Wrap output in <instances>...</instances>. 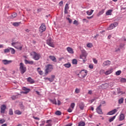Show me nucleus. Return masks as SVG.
Listing matches in <instances>:
<instances>
[{
	"mask_svg": "<svg viewBox=\"0 0 126 126\" xmlns=\"http://www.w3.org/2000/svg\"><path fill=\"white\" fill-rule=\"evenodd\" d=\"M112 72H113V69H110L109 70H108L107 71H105V72L104 73V74H105V75H109V74H111V73H112Z\"/></svg>",
	"mask_w": 126,
	"mask_h": 126,
	"instance_id": "nucleus-17",
	"label": "nucleus"
},
{
	"mask_svg": "<svg viewBox=\"0 0 126 126\" xmlns=\"http://www.w3.org/2000/svg\"><path fill=\"white\" fill-rule=\"evenodd\" d=\"M124 98L122 97L118 100V103L119 104H123L124 103Z\"/></svg>",
	"mask_w": 126,
	"mask_h": 126,
	"instance_id": "nucleus-31",
	"label": "nucleus"
},
{
	"mask_svg": "<svg viewBox=\"0 0 126 126\" xmlns=\"http://www.w3.org/2000/svg\"><path fill=\"white\" fill-rule=\"evenodd\" d=\"M117 112H118V109H115L110 111L109 112H108L107 115L112 116V115H115V114Z\"/></svg>",
	"mask_w": 126,
	"mask_h": 126,
	"instance_id": "nucleus-13",
	"label": "nucleus"
},
{
	"mask_svg": "<svg viewBox=\"0 0 126 126\" xmlns=\"http://www.w3.org/2000/svg\"><path fill=\"white\" fill-rule=\"evenodd\" d=\"M67 10H68L64 9V12L65 14H67V13H68V11Z\"/></svg>",
	"mask_w": 126,
	"mask_h": 126,
	"instance_id": "nucleus-58",
	"label": "nucleus"
},
{
	"mask_svg": "<svg viewBox=\"0 0 126 126\" xmlns=\"http://www.w3.org/2000/svg\"><path fill=\"white\" fill-rule=\"evenodd\" d=\"M64 66H65V67H67V68H69V67L71 66V64L70 63H67L64 64Z\"/></svg>",
	"mask_w": 126,
	"mask_h": 126,
	"instance_id": "nucleus-29",
	"label": "nucleus"
},
{
	"mask_svg": "<svg viewBox=\"0 0 126 126\" xmlns=\"http://www.w3.org/2000/svg\"><path fill=\"white\" fill-rule=\"evenodd\" d=\"M78 126H85V123L84 122H80Z\"/></svg>",
	"mask_w": 126,
	"mask_h": 126,
	"instance_id": "nucleus-37",
	"label": "nucleus"
},
{
	"mask_svg": "<svg viewBox=\"0 0 126 126\" xmlns=\"http://www.w3.org/2000/svg\"><path fill=\"white\" fill-rule=\"evenodd\" d=\"M89 67V68H91V69H93L94 67L93 66V64H90Z\"/></svg>",
	"mask_w": 126,
	"mask_h": 126,
	"instance_id": "nucleus-50",
	"label": "nucleus"
},
{
	"mask_svg": "<svg viewBox=\"0 0 126 126\" xmlns=\"http://www.w3.org/2000/svg\"><path fill=\"white\" fill-rule=\"evenodd\" d=\"M119 25V24L117 22H115L114 23L111 24L109 28H108V30H112V29H114V28L117 27Z\"/></svg>",
	"mask_w": 126,
	"mask_h": 126,
	"instance_id": "nucleus-6",
	"label": "nucleus"
},
{
	"mask_svg": "<svg viewBox=\"0 0 126 126\" xmlns=\"http://www.w3.org/2000/svg\"><path fill=\"white\" fill-rule=\"evenodd\" d=\"M9 115H10V116H12V115H13V111H12V109H9Z\"/></svg>",
	"mask_w": 126,
	"mask_h": 126,
	"instance_id": "nucleus-35",
	"label": "nucleus"
},
{
	"mask_svg": "<svg viewBox=\"0 0 126 126\" xmlns=\"http://www.w3.org/2000/svg\"><path fill=\"white\" fill-rule=\"evenodd\" d=\"M27 68L25 65L22 63H20V71H21V73L23 74L24 73L26 72Z\"/></svg>",
	"mask_w": 126,
	"mask_h": 126,
	"instance_id": "nucleus-3",
	"label": "nucleus"
},
{
	"mask_svg": "<svg viewBox=\"0 0 126 126\" xmlns=\"http://www.w3.org/2000/svg\"><path fill=\"white\" fill-rule=\"evenodd\" d=\"M31 56H32V58L35 61H39L41 58V55L39 53H37L33 51L31 53Z\"/></svg>",
	"mask_w": 126,
	"mask_h": 126,
	"instance_id": "nucleus-2",
	"label": "nucleus"
},
{
	"mask_svg": "<svg viewBox=\"0 0 126 126\" xmlns=\"http://www.w3.org/2000/svg\"><path fill=\"white\" fill-rule=\"evenodd\" d=\"M46 123L48 124L46 126H52V120H47Z\"/></svg>",
	"mask_w": 126,
	"mask_h": 126,
	"instance_id": "nucleus-25",
	"label": "nucleus"
},
{
	"mask_svg": "<svg viewBox=\"0 0 126 126\" xmlns=\"http://www.w3.org/2000/svg\"><path fill=\"white\" fill-rule=\"evenodd\" d=\"M94 10H91V11H87L86 13L88 15H92V13H93Z\"/></svg>",
	"mask_w": 126,
	"mask_h": 126,
	"instance_id": "nucleus-30",
	"label": "nucleus"
},
{
	"mask_svg": "<svg viewBox=\"0 0 126 126\" xmlns=\"http://www.w3.org/2000/svg\"><path fill=\"white\" fill-rule=\"evenodd\" d=\"M86 75H87V70H82L79 73V77H80V78H84Z\"/></svg>",
	"mask_w": 126,
	"mask_h": 126,
	"instance_id": "nucleus-4",
	"label": "nucleus"
},
{
	"mask_svg": "<svg viewBox=\"0 0 126 126\" xmlns=\"http://www.w3.org/2000/svg\"><path fill=\"white\" fill-rule=\"evenodd\" d=\"M49 58L53 63H57V58L55 56L50 55L49 56Z\"/></svg>",
	"mask_w": 126,
	"mask_h": 126,
	"instance_id": "nucleus-16",
	"label": "nucleus"
},
{
	"mask_svg": "<svg viewBox=\"0 0 126 126\" xmlns=\"http://www.w3.org/2000/svg\"><path fill=\"white\" fill-rule=\"evenodd\" d=\"M17 45H20V43L13 42L11 43V45L13 46V47H15V48H16V49H18V50H20V51H21V50H22V46L18 47V46H17Z\"/></svg>",
	"mask_w": 126,
	"mask_h": 126,
	"instance_id": "nucleus-5",
	"label": "nucleus"
},
{
	"mask_svg": "<svg viewBox=\"0 0 126 126\" xmlns=\"http://www.w3.org/2000/svg\"><path fill=\"white\" fill-rule=\"evenodd\" d=\"M73 24H75V25H77L78 24V22L76 20L74 21Z\"/></svg>",
	"mask_w": 126,
	"mask_h": 126,
	"instance_id": "nucleus-53",
	"label": "nucleus"
},
{
	"mask_svg": "<svg viewBox=\"0 0 126 126\" xmlns=\"http://www.w3.org/2000/svg\"><path fill=\"white\" fill-rule=\"evenodd\" d=\"M64 9H67V10L69 9V7L68 6V4L66 3L65 4Z\"/></svg>",
	"mask_w": 126,
	"mask_h": 126,
	"instance_id": "nucleus-46",
	"label": "nucleus"
},
{
	"mask_svg": "<svg viewBox=\"0 0 126 126\" xmlns=\"http://www.w3.org/2000/svg\"><path fill=\"white\" fill-rule=\"evenodd\" d=\"M121 73H122V71L119 70V71H117L116 72V75H120L121 74Z\"/></svg>",
	"mask_w": 126,
	"mask_h": 126,
	"instance_id": "nucleus-43",
	"label": "nucleus"
},
{
	"mask_svg": "<svg viewBox=\"0 0 126 126\" xmlns=\"http://www.w3.org/2000/svg\"><path fill=\"white\" fill-rule=\"evenodd\" d=\"M110 64H111V61L107 60L103 62L102 64V66H103V67H105V66H109Z\"/></svg>",
	"mask_w": 126,
	"mask_h": 126,
	"instance_id": "nucleus-10",
	"label": "nucleus"
},
{
	"mask_svg": "<svg viewBox=\"0 0 126 126\" xmlns=\"http://www.w3.org/2000/svg\"><path fill=\"white\" fill-rule=\"evenodd\" d=\"M40 32H43L46 31V26L44 23L42 24L39 28Z\"/></svg>",
	"mask_w": 126,
	"mask_h": 126,
	"instance_id": "nucleus-9",
	"label": "nucleus"
},
{
	"mask_svg": "<svg viewBox=\"0 0 126 126\" xmlns=\"http://www.w3.org/2000/svg\"><path fill=\"white\" fill-rule=\"evenodd\" d=\"M51 102H52L53 104H54L55 105H57V101L56 100V99L51 100Z\"/></svg>",
	"mask_w": 126,
	"mask_h": 126,
	"instance_id": "nucleus-44",
	"label": "nucleus"
},
{
	"mask_svg": "<svg viewBox=\"0 0 126 126\" xmlns=\"http://www.w3.org/2000/svg\"><path fill=\"white\" fill-rule=\"evenodd\" d=\"M10 51H11L12 55H14V54H15V50L14 49L10 48Z\"/></svg>",
	"mask_w": 126,
	"mask_h": 126,
	"instance_id": "nucleus-32",
	"label": "nucleus"
},
{
	"mask_svg": "<svg viewBox=\"0 0 126 126\" xmlns=\"http://www.w3.org/2000/svg\"><path fill=\"white\" fill-rule=\"evenodd\" d=\"M92 93H93L92 91H91V90L89 91L88 94H89L90 95H92Z\"/></svg>",
	"mask_w": 126,
	"mask_h": 126,
	"instance_id": "nucleus-60",
	"label": "nucleus"
},
{
	"mask_svg": "<svg viewBox=\"0 0 126 126\" xmlns=\"http://www.w3.org/2000/svg\"><path fill=\"white\" fill-rule=\"evenodd\" d=\"M47 45L50 46V47H52V48L55 47V45H54V43H53V42H52V38H49L47 40Z\"/></svg>",
	"mask_w": 126,
	"mask_h": 126,
	"instance_id": "nucleus-8",
	"label": "nucleus"
},
{
	"mask_svg": "<svg viewBox=\"0 0 126 126\" xmlns=\"http://www.w3.org/2000/svg\"><path fill=\"white\" fill-rule=\"evenodd\" d=\"M67 20L68 21L69 23H71L72 22V20L69 18H67Z\"/></svg>",
	"mask_w": 126,
	"mask_h": 126,
	"instance_id": "nucleus-49",
	"label": "nucleus"
},
{
	"mask_svg": "<svg viewBox=\"0 0 126 126\" xmlns=\"http://www.w3.org/2000/svg\"><path fill=\"white\" fill-rule=\"evenodd\" d=\"M55 115H57V116H61V115H62V112L60 111H57L55 112Z\"/></svg>",
	"mask_w": 126,
	"mask_h": 126,
	"instance_id": "nucleus-34",
	"label": "nucleus"
},
{
	"mask_svg": "<svg viewBox=\"0 0 126 126\" xmlns=\"http://www.w3.org/2000/svg\"><path fill=\"white\" fill-rule=\"evenodd\" d=\"M73 64H77V60L76 59H73L72 60Z\"/></svg>",
	"mask_w": 126,
	"mask_h": 126,
	"instance_id": "nucleus-36",
	"label": "nucleus"
},
{
	"mask_svg": "<svg viewBox=\"0 0 126 126\" xmlns=\"http://www.w3.org/2000/svg\"><path fill=\"white\" fill-rule=\"evenodd\" d=\"M40 69H41V68L38 67L37 69V72L40 75H43V71L40 70Z\"/></svg>",
	"mask_w": 126,
	"mask_h": 126,
	"instance_id": "nucleus-26",
	"label": "nucleus"
},
{
	"mask_svg": "<svg viewBox=\"0 0 126 126\" xmlns=\"http://www.w3.org/2000/svg\"><path fill=\"white\" fill-rule=\"evenodd\" d=\"M68 112L69 113H71V112H72V109H71V108H69V109H68Z\"/></svg>",
	"mask_w": 126,
	"mask_h": 126,
	"instance_id": "nucleus-61",
	"label": "nucleus"
},
{
	"mask_svg": "<svg viewBox=\"0 0 126 126\" xmlns=\"http://www.w3.org/2000/svg\"><path fill=\"white\" fill-rule=\"evenodd\" d=\"M54 69V66L53 64H47L45 66V74H48L49 72H51Z\"/></svg>",
	"mask_w": 126,
	"mask_h": 126,
	"instance_id": "nucleus-1",
	"label": "nucleus"
},
{
	"mask_svg": "<svg viewBox=\"0 0 126 126\" xmlns=\"http://www.w3.org/2000/svg\"><path fill=\"white\" fill-rule=\"evenodd\" d=\"M102 106V105H99V106L96 108V112L98 114H100V115H102L103 114V112H102V109H101V107Z\"/></svg>",
	"mask_w": 126,
	"mask_h": 126,
	"instance_id": "nucleus-11",
	"label": "nucleus"
},
{
	"mask_svg": "<svg viewBox=\"0 0 126 126\" xmlns=\"http://www.w3.org/2000/svg\"><path fill=\"white\" fill-rule=\"evenodd\" d=\"M5 110H6V105L3 104L0 106V113L1 114H4L5 113Z\"/></svg>",
	"mask_w": 126,
	"mask_h": 126,
	"instance_id": "nucleus-7",
	"label": "nucleus"
},
{
	"mask_svg": "<svg viewBox=\"0 0 126 126\" xmlns=\"http://www.w3.org/2000/svg\"><path fill=\"white\" fill-rule=\"evenodd\" d=\"M117 116H118V114H116L115 116H113V117L110 118L109 119V123H112V122H113V121H114V120L116 119V117H117Z\"/></svg>",
	"mask_w": 126,
	"mask_h": 126,
	"instance_id": "nucleus-27",
	"label": "nucleus"
},
{
	"mask_svg": "<svg viewBox=\"0 0 126 126\" xmlns=\"http://www.w3.org/2000/svg\"><path fill=\"white\" fill-rule=\"evenodd\" d=\"M9 52H10V48H9V49H8V48L5 49H4V53H9Z\"/></svg>",
	"mask_w": 126,
	"mask_h": 126,
	"instance_id": "nucleus-38",
	"label": "nucleus"
},
{
	"mask_svg": "<svg viewBox=\"0 0 126 126\" xmlns=\"http://www.w3.org/2000/svg\"><path fill=\"white\" fill-rule=\"evenodd\" d=\"M27 81L28 82H30V83H31V84H33V83H35V81L34 80H33L32 78H31V77H29L27 79Z\"/></svg>",
	"mask_w": 126,
	"mask_h": 126,
	"instance_id": "nucleus-18",
	"label": "nucleus"
},
{
	"mask_svg": "<svg viewBox=\"0 0 126 126\" xmlns=\"http://www.w3.org/2000/svg\"><path fill=\"white\" fill-rule=\"evenodd\" d=\"M104 13V10L100 11L97 14L98 16H100V15H102Z\"/></svg>",
	"mask_w": 126,
	"mask_h": 126,
	"instance_id": "nucleus-39",
	"label": "nucleus"
},
{
	"mask_svg": "<svg viewBox=\"0 0 126 126\" xmlns=\"http://www.w3.org/2000/svg\"><path fill=\"white\" fill-rule=\"evenodd\" d=\"M55 75H51V79H53V81H54V80L55 79Z\"/></svg>",
	"mask_w": 126,
	"mask_h": 126,
	"instance_id": "nucleus-55",
	"label": "nucleus"
},
{
	"mask_svg": "<svg viewBox=\"0 0 126 126\" xmlns=\"http://www.w3.org/2000/svg\"><path fill=\"white\" fill-rule=\"evenodd\" d=\"M79 106L80 109H81V110H83V109H84V103H83V102L80 103Z\"/></svg>",
	"mask_w": 126,
	"mask_h": 126,
	"instance_id": "nucleus-28",
	"label": "nucleus"
},
{
	"mask_svg": "<svg viewBox=\"0 0 126 126\" xmlns=\"http://www.w3.org/2000/svg\"><path fill=\"white\" fill-rule=\"evenodd\" d=\"M46 79H47V80H49L50 82H53V79H51L50 78H46Z\"/></svg>",
	"mask_w": 126,
	"mask_h": 126,
	"instance_id": "nucleus-52",
	"label": "nucleus"
},
{
	"mask_svg": "<svg viewBox=\"0 0 126 126\" xmlns=\"http://www.w3.org/2000/svg\"><path fill=\"white\" fill-rule=\"evenodd\" d=\"M93 60L94 63H95V64L98 63V61L96 59H93Z\"/></svg>",
	"mask_w": 126,
	"mask_h": 126,
	"instance_id": "nucleus-48",
	"label": "nucleus"
},
{
	"mask_svg": "<svg viewBox=\"0 0 126 126\" xmlns=\"http://www.w3.org/2000/svg\"><path fill=\"white\" fill-rule=\"evenodd\" d=\"M45 123V121H42L41 124H40V126H44Z\"/></svg>",
	"mask_w": 126,
	"mask_h": 126,
	"instance_id": "nucleus-56",
	"label": "nucleus"
},
{
	"mask_svg": "<svg viewBox=\"0 0 126 126\" xmlns=\"http://www.w3.org/2000/svg\"><path fill=\"white\" fill-rule=\"evenodd\" d=\"M23 90L25 92H23L24 94H28L30 92V89H28L26 87H23Z\"/></svg>",
	"mask_w": 126,
	"mask_h": 126,
	"instance_id": "nucleus-14",
	"label": "nucleus"
},
{
	"mask_svg": "<svg viewBox=\"0 0 126 126\" xmlns=\"http://www.w3.org/2000/svg\"><path fill=\"white\" fill-rule=\"evenodd\" d=\"M79 92H80V90L79 89L76 88L75 91V93H76V94H78Z\"/></svg>",
	"mask_w": 126,
	"mask_h": 126,
	"instance_id": "nucleus-40",
	"label": "nucleus"
},
{
	"mask_svg": "<svg viewBox=\"0 0 126 126\" xmlns=\"http://www.w3.org/2000/svg\"><path fill=\"white\" fill-rule=\"evenodd\" d=\"M87 18L88 19H91L93 18V16H92L91 17H87Z\"/></svg>",
	"mask_w": 126,
	"mask_h": 126,
	"instance_id": "nucleus-63",
	"label": "nucleus"
},
{
	"mask_svg": "<svg viewBox=\"0 0 126 126\" xmlns=\"http://www.w3.org/2000/svg\"><path fill=\"white\" fill-rule=\"evenodd\" d=\"M2 63H3V64L6 65V64H9V63H12V61L11 60H3L2 61Z\"/></svg>",
	"mask_w": 126,
	"mask_h": 126,
	"instance_id": "nucleus-12",
	"label": "nucleus"
},
{
	"mask_svg": "<svg viewBox=\"0 0 126 126\" xmlns=\"http://www.w3.org/2000/svg\"><path fill=\"white\" fill-rule=\"evenodd\" d=\"M4 123H5V120H4V119H0V124H2Z\"/></svg>",
	"mask_w": 126,
	"mask_h": 126,
	"instance_id": "nucleus-45",
	"label": "nucleus"
},
{
	"mask_svg": "<svg viewBox=\"0 0 126 126\" xmlns=\"http://www.w3.org/2000/svg\"><path fill=\"white\" fill-rule=\"evenodd\" d=\"M71 108H72V109H74V107H75V103H72L70 105Z\"/></svg>",
	"mask_w": 126,
	"mask_h": 126,
	"instance_id": "nucleus-42",
	"label": "nucleus"
},
{
	"mask_svg": "<svg viewBox=\"0 0 126 126\" xmlns=\"http://www.w3.org/2000/svg\"><path fill=\"white\" fill-rule=\"evenodd\" d=\"M120 82H122V83H125L126 82V79L125 78H122L120 79Z\"/></svg>",
	"mask_w": 126,
	"mask_h": 126,
	"instance_id": "nucleus-33",
	"label": "nucleus"
},
{
	"mask_svg": "<svg viewBox=\"0 0 126 126\" xmlns=\"http://www.w3.org/2000/svg\"><path fill=\"white\" fill-rule=\"evenodd\" d=\"M63 4V1H61L59 2V5H60V6H62Z\"/></svg>",
	"mask_w": 126,
	"mask_h": 126,
	"instance_id": "nucleus-54",
	"label": "nucleus"
},
{
	"mask_svg": "<svg viewBox=\"0 0 126 126\" xmlns=\"http://www.w3.org/2000/svg\"><path fill=\"white\" fill-rule=\"evenodd\" d=\"M66 50L67 51L68 53H69V54H74V51H73V49H72L71 47H67Z\"/></svg>",
	"mask_w": 126,
	"mask_h": 126,
	"instance_id": "nucleus-15",
	"label": "nucleus"
},
{
	"mask_svg": "<svg viewBox=\"0 0 126 126\" xmlns=\"http://www.w3.org/2000/svg\"><path fill=\"white\" fill-rule=\"evenodd\" d=\"M41 10H43V9L42 8H39V9H37V12L38 13H39V12H41Z\"/></svg>",
	"mask_w": 126,
	"mask_h": 126,
	"instance_id": "nucleus-57",
	"label": "nucleus"
},
{
	"mask_svg": "<svg viewBox=\"0 0 126 126\" xmlns=\"http://www.w3.org/2000/svg\"><path fill=\"white\" fill-rule=\"evenodd\" d=\"M105 70L104 69H101L100 70V72H99V73L100 74H103V73H104L105 74Z\"/></svg>",
	"mask_w": 126,
	"mask_h": 126,
	"instance_id": "nucleus-47",
	"label": "nucleus"
},
{
	"mask_svg": "<svg viewBox=\"0 0 126 126\" xmlns=\"http://www.w3.org/2000/svg\"><path fill=\"white\" fill-rule=\"evenodd\" d=\"M33 119H34V120H37V121H39V120H40V118L38 117H35L34 116H33Z\"/></svg>",
	"mask_w": 126,
	"mask_h": 126,
	"instance_id": "nucleus-62",
	"label": "nucleus"
},
{
	"mask_svg": "<svg viewBox=\"0 0 126 126\" xmlns=\"http://www.w3.org/2000/svg\"><path fill=\"white\" fill-rule=\"evenodd\" d=\"M20 24H21V22H15L13 23V26H15V27H18V26H19Z\"/></svg>",
	"mask_w": 126,
	"mask_h": 126,
	"instance_id": "nucleus-23",
	"label": "nucleus"
},
{
	"mask_svg": "<svg viewBox=\"0 0 126 126\" xmlns=\"http://www.w3.org/2000/svg\"><path fill=\"white\" fill-rule=\"evenodd\" d=\"M14 114L15 115H22V112L20 111L19 110H17L14 111Z\"/></svg>",
	"mask_w": 126,
	"mask_h": 126,
	"instance_id": "nucleus-21",
	"label": "nucleus"
},
{
	"mask_svg": "<svg viewBox=\"0 0 126 126\" xmlns=\"http://www.w3.org/2000/svg\"><path fill=\"white\" fill-rule=\"evenodd\" d=\"M83 21H85L87 23H88V20H87L86 19H83Z\"/></svg>",
	"mask_w": 126,
	"mask_h": 126,
	"instance_id": "nucleus-64",
	"label": "nucleus"
},
{
	"mask_svg": "<svg viewBox=\"0 0 126 126\" xmlns=\"http://www.w3.org/2000/svg\"><path fill=\"white\" fill-rule=\"evenodd\" d=\"M25 63H26V64H28V63H29V64H33V63H34V62L25 60Z\"/></svg>",
	"mask_w": 126,
	"mask_h": 126,
	"instance_id": "nucleus-20",
	"label": "nucleus"
},
{
	"mask_svg": "<svg viewBox=\"0 0 126 126\" xmlns=\"http://www.w3.org/2000/svg\"><path fill=\"white\" fill-rule=\"evenodd\" d=\"M61 101L59 100H58V103H57L58 105V106H61Z\"/></svg>",
	"mask_w": 126,
	"mask_h": 126,
	"instance_id": "nucleus-59",
	"label": "nucleus"
},
{
	"mask_svg": "<svg viewBox=\"0 0 126 126\" xmlns=\"http://www.w3.org/2000/svg\"><path fill=\"white\" fill-rule=\"evenodd\" d=\"M12 100H15L16 99V96L13 95L11 97Z\"/></svg>",
	"mask_w": 126,
	"mask_h": 126,
	"instance_id": "nucleus-51",
	"label": "nucleus"
},
{
	"mask_svg": "<svg viewBox=\"0 0 126 126\" xmlns=\"http://www.w3.org/2000/svg\"><path fill=\"white\" fill-rule=\"evenodd\" d=\"M87 47H88V48H92L93 45H92V43H88L87 45Z\"/></svg>",
	"mask_w": 126,
	"mask_h": 126,
	"instance_id": "nucleus-41",
	"label": "nucleus"
},
{
	"mask_svg": "<svg viewBox=\"0 0 126 126\" xmlns=\"http://www.w3.org/2000/svg\"><path fill=\"white\" fill-rule=\"evenodd\" d=\"M125 120V115L124 114L121 113L119 116V121H124Z\"/></svg>",
	"mask_w": 126,
	"mask_h": 126,
	"instance_id": "nucleus-19",
	"label": "nucleus"
},
{
	"mask_svg": "<svg viewBox=\"0 0 126 126\" xmlns=\"http://www.w3.org/2000/svg\"><path fill=\"white\" fill-rule=\"evenodd\" d=\"M113 12V10L109 9L106 12V15H112V12Z\"/></svg>",
	"mask_w": 126,
	"mask_h": 126,
	"instance_id": "nucleus-22",
	"label": "nucleus"
},
{
	"mask_svg": "<svg viewBox=\"0 0 126 126\" xmlns=\"http://www.w3.org/2000/svg\"><path fill=\"white\" fill-rule=\"evenodd\" d=\"M16 16H17V14H16V13H13V14H12V15H11V16L10 17L11 19H13L15 18V17H16Z\"/></svg>",
	"mask_w": 126,
	"mask_h": 126,
	"instance_id": "nucleus-24",
	"label": "nucleus"
}]
</instances>
